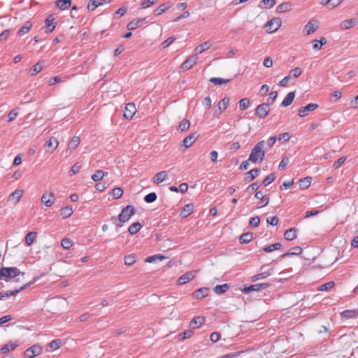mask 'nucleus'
I'll use <instances>...</instances> for the list:
<instances>
[{"instance_id":"f257e3e1","label":"nucleus","mask_w":358,"mask_h":358,"mask_svg":"<svg viewBox=\"0 0 358 358\" xmlns=\"http://www.w3.org/2000/svg\"><path fill=\"white\" fill-rule=\"evenodd\" d=\"M135 208L132 206H127L124 208L118 217L112 216L110 221L116 227L117 231L120 228L122 227L123 224L127 222L131 217L135 214Z\"/></svg>"},{"instance_id":"f03ea898","label":"nucleus","mask_w":358,"mask_h":358,"mask_svg":"<svg viewBox=\"0 0 358 358\" xmlns=\"http://www.w3.org/2000/svg\"><path fill=\"white\" fill-rule=\"evenodd\" d=\"M20 275L24 276V273L21 272L16 267H3L0 269V280H5L8 281L9 280L14 278L16 282L20 280Z\"/></svg>"},{"instance_id":"7ed1b4c3","label":"nucleus","mask_w":358,"mask_h":358,"mask_svg":"<svg viewBox=\"0 0 358 358\" xmlns=\"http://www.w3.org/2000/svg\"><path fill=\"white\" fill-rule=\"evenodd\" d=\"M266 142L261 141L252 149L251 153L249 156L248 160L253 163H257L258 161L262 162L265 156L264 146Z\"/></svg>"},{"instance_id":"20e7f679","label":"nucleus","mask_w":358,"mask_h":358,"mask_svg":"<svg viewBox=\"0 0 358 358\" xmlns=\"http://www.w3.org/2000/svg\"><path fill=\"white\" fill-rule=\"evenodd\" d=\"M282 24V21L279 17H274L267 22L265 27L266 31L268 33H273L277 31Z\"/></svg>"},{"instance_id":"39448f33","label":"nucleus","mask_w":358,"mask_h":358,"mask_svg":"<svg viewBox=\"0 0 358 358\" xmlns=\"http://www.w3.org/2000/svg\"><path fill=\"white\" fill-rule=\"evenodd\" d=\"M269 111V103H262L257 107L255 114L260 119H264L268 115Z\"/></svg>"},{"instance_id":"423d86ee","label":"nucleus","mask_w":358,"mask_h":358,"mask_svg":"<svg viewBox=\"0 0 358 358\" xmlns=\"http://www.w3.org/2000/svg\"><path fill=\"white\" fill-rule=\"evenodd\" d=\"M198 61V57L196 54L189 56L181 65L180 69L182 71H187L192 69Z\"/></svg>"},{"instance_id":"0eeeda50","label":"nucleus","mask_w":358,"mask_h":358,"mask_svg":"<svg viewBox=\"0 0 358 358\" xmlns=\"http://www.w3.org/2000/svg\"><path fill=\"white\" fill-rule=\"evenodd\" d=\"M42 352V348L40 345H34L27 349L24 352V356L25 358H32L35 356L40 355Z\"/></svg>"},{"instance_id":"6e6552de","label":"nucleus","mask_w":358,"mask_h":358,"mask_svg":"<svg viewBox=\"0 0 358 358\" xmlns=\"http://www.w3.org/2000/svg\"><path fill=\"white\" fill-rule=\"evenodd\" d=\"M31 284H32V282H28V283L24 284L23 286L20 287V288L15 289V290L0 292V300H2L6 297H10V296L17 295L18 293H20L21 291L24 290V289H26L27 287L30 286V285H31Z\"/></svg>"},{"instance_id":"1a4fd4ad","label":"nucleus","mask_w":358,"mask_h":358,"mask_svg":"<svg viewBox=\"0 0 358 358\" xmlns=\"http://www.w3.org/2000/svg\"><path fill=\"white\" fill-rule=\"evenodd\" d=\"M55 17L54 14H50L45 20V31L46 34L52 32L56 27L57 23L55 22Z\"/></svg>"},{"instance_id":"9d476101","label":"nucleus","mask_w":358,"mask_h":358,"mask_svg":"<svg viewBox=\"0 0 358 358\" xmlns=\"http://www.w3.org/2000/svg\"><path fill=\"white\" fill-rule=\"evenodd\" d=\"M318 108V105L317 103H309L305 106H301L299 109V115L301 117H303L308 115L309 112L313 111L314 110Z\"/></svg>"},{"instance_id":"9b49d317","label":"nucleus","mask_w":358,"mask_h":358,"mask_svg":"<svg viewBox=\"0 0 358 358\" xmlns=\"http://www.w3.org/2000/svg\"><path fill=\"white\" fill-rule=\"evenodd\" d=\"M196 271H192L187 272L178 279V285H182L196 277Z\"/></svg>"},{"instance_id":"f8f14e48","label":"nucleus","mask_w":358,"mask_h":358,"mask_svg":"<svg viewBox=\"0 0 358 358\" xmlns=\"http://www.w3.org/2000/svg\"><path fill=\"white\" fill-rule=\"evenodd\" d=\"M270 286L268 283H258L255 285H251L248 287H245L243 292L245 293H249L250 292L259 291L261 289H266Z\"/></svg>"},{"instance_id":"ddd939ff","label":"nucleus","mask_w":358,"mask_h":358,"mask_svg":"<svg viewBox=\"0 0 358 358\" xmlns=\"http://www.w3.org/2000/svg\"><path fill=\"white\" fill-rule=\"evenodd\" d=\"M136 112V108L133 103H129L125 106L124 117L127 120H131Z\"/></svg>"},{"instance_id":"4468645a","label":"nucleus","mask_w":358,"mask_h":358,"mask_svg":"<svg viewBox=\"0 0 358 358\" xmlns=\"http://www.w3.org/2000/svg\"><path fill=\"white\" fill-rule=\"evenodd\" d=\"M145 20L146 17L134 19L127 24V28L129 30H134L145 22Z\"/></svg>"},{"instance_id":"2eb2a0df","label":"nucleus","mask_w":358,"mask_h":358,"mask_svg":"<svg viewBox=\"0 0 358 358\" xmlns=\"http://www.w3.org/2000/svg\"><path fill=\"white\" fill-rule=\"evenodd\" d=\"M358 24V20L357 19H349L343 20L341 22L340 27L343 30L349 29Z\"/></svg>"},{"instance_id":"dca6fc26","label":"nucleus","mask_w":358,"mask_h":358,"mask_svg":"<svg viewBox=\"0 0 358 358\" xmlns=\"http://www.w3.org/2000/svg\"><path fill=\"white\" fill-rule=\"evenodd\" d=\"M23 195L22 189H16L12 192L8 196V201L13 202L14 204L17 203Z\"/></svg>"},{"instance_id":"f3484780","label":"nucleus","mask_w":358,"mask_h":358,"mask_svg":"<svg viewBox=\"0 0 358 358\" xmlns=\"http://www.w3.org/2000/svg\"><path fill=\"white\" fill-rule=\"evenodd\" d=\"M209 288L208 287H201L196 289L194 293L193 296L194 298L197 299H201L204 298L208 294Z\"/></svg>"},{"instance_id":"a211bd4d","label":"nucleus","mask_w":358,"mask_h":358,"mask_svg":"<svg viewBox=\"0 0 358 358\" xmlns=\"http://www.w3.org/2000/svg\"><path fill=\"white\" fill-rule=\"evenodd\" d=\"M318 28L317 25H315L313 23V20H310L304 27L303 28V32L305 33V35H310L313 33H314L317 29Z\"/></svg>"},{"instance_id":"6ab92c4d","label":"nucleus","mask_w":358,"mask_h":358,"mask_svg":"<svg viewBox=\"0 0 358 358\" xmlns=\"http://www.w3.org/2000/svg\"><path fill=\"white\" fill-rule=\"evenodd\" d=\"M229 101V99L226 97L224 98L223 99H222L221 101H220V102L218 103L219 111L217 110H215V115H220V114H221V113L222 111L225 110L227 108Z\"/></svg>"},{"instance_id":"aec40b11","label":"nucleus","mask_w":358,"mask_h":358,"mask_svg":"<svg viewBox=\"0 0 358 358\" xmlns=\"http://www.w3.org/2000/svg\"><path fill=\"white\" fill-rule=\"evenodd\" d=\"M266 266H262L261 267L262 272L260 273H258L257 275H255L252 277V281L255 282L261 279H264L267 278L271 275V273L269 271H264Z\"/></svg>"},{"instance_id":"412c9836","label":"nucleus","mask_w":358,"mask_h":358,"mask_svg":"<svg viewBox=\"0 0 358 358\" xmlns=\"http://www.w3.org/2000/svg\"><path fill=\"white\" fill-rule=\"evenodd\" d=\"M196 136L195 134H191L184 138V140L182 141V145L185 148H187L190 147L194 143V142L196 141Z\"/></svg>"},{"instance_id":"4be33fe9","label":"nucleus","mask_w":358,"mask_h":358,"mask_svg":"<svg viewBox=\"0 0 358 358\" xmlns=\"http://www.w3.org/2000/svg\"><path fill=\"white\" fill-rule=\"evenodd\" d=\"M43 62L42 61H39L35 65H34L29 72H30V75L31 76H36V74H38L39 72H41L43 69Z\"/></svg>"},{"instance_id":"5701e85b","label":"nucleus","mask_w":358,"mask_h":358,"mask_svg":"<svg viewBox=\"0 0 358 358\" xmlns=\"http://www.w3.org/2000/svg\"><path fill=\"white\" fill-rule=\"evenodd\" d=\"M54 196L53 193H45L41 197V202L45 204L46 206H51L53 203V201L51 200V198Z\"/></svg>"},{"instance_id":"b1692460","label":"nucleus","mask_w":358,"mask_h":358,"mask_svg":"<svg viewBox=\"0 0 358 358\" xmlns=\"http://www.w3.org/2000/svg\"><path fill=\"white\" fill-rule=\"evenodd\" d=\"M205 322V318L203 317H194L190 322V327L192 329H196L201 327Z\"/></svg>"},{"instance_id":"393cba45","label":"nucleus","mask_w":358,"mask_h":358,"mask_svg":"<svg viewBox=\"0 0 358 358\" xmlns=\"http://www.w3.org/2000/svg\"><path fill=\"white\" fill-rule=\"evenodd\" d=\"M167 172L166 171H162L158 172L153 178V182L156 184H159L165 180L167 177Z\"/></svg>"},{"instance_id":"a878e982","label":"nucleus","mask_w":358,"mask_h":358,"mask_svg":"<svg viewBox=\"0 0 358 358\" xmlns=\"http://www.w3.org/2000/svg\"><path fill=\"white\" fill-rule=\"evenodd\" d=\"M80 143V137L73 136L67 145L66 152L75 150Z\"/></svg>"},{"instance_id":"bb28decb","label":"nucleus","mask_w":358,"mask_h":358,"mask_svg":"<svg viewBox=\"0 0 358 358\" xmlns=\"http://www.w3.org/2000/svg\"><path fill=\"white\" fill-rule=\"evenodd\" d=\"M259 169H254L250 170V171L246 173V176L245 178V180L247 182H250L253 180L255 178H257L259 175Z\"/></svg>"},{"instance_id":"cd10ccee","label":"nucleus","mask_w":358,"mask_h":358,"mask_svg":"<svg viewBox=\"0 0 358 358\" xmlns=\"http://www.w3.org/2000/svg\"><path fill=\"white\" fill-rule=\"evenodd\" d=\"M55 3L60 10H64L70 8L71 1V0H57Z\"/></svg>"},{"instance_id":"c85d7f7f","label":"nucleus","mask_w":358,"mask_h":358,"mask_svg":"<svg viewBox=\"0 0 358 358\" xmlns=\"http://www.w3.org/2000/svg\"><path fill=\"white\" fill-rule=\"evenodd\" d=\"M32 27L31 23L29 21H27L24 25L18 30L17 35L22 36L29 31Z\"/></svg>"},{"instance_id":"c756f323","label":"nucleus","mask_w":358,"mask_h":358,"mask_svg":"<svg viewBox=\"0 0 358 358\" xmlns=\"http://www.w3.org/2000/svg\"><path fill=\"white\" fill-rule=\"evenodd\" d=\"M17 347V344L12 343V342H9L8 343H6L1 347V348L0 350V353L1 354H6L10 350H15Z\"/></svg>"},{"instance_id":"7c9ffc66","label":"nucleus","mask_w":358,"mask_h":358,"mask_svg":"<svg viewBox=\"0 0 358 358\" xmlns=\"http://www.w3.org/2000/svg\"><path fill=\"white\" fill-rule=\"evenodd\" d=\"M193 210H194L193 204H192V203L186 204L183 207V208L180 213V215L182 217H187L193 212Z\"/></svg>"},{"instance_id":"2f4dec72","label":"nucleus","mask_w":358,"mask_h":358,"mask_svg":"<svg viewBox=\"0 0 358 358\" xmlns=\"http://www.w3.org/2000/svg\"><path fill=\"white\" fill-rule=\"evenodd\" d=\"M296 229L291 228L285 231V238L287 241H292L296 237Z\"/></svg>"},{"instance_id":"473e14b6","label":"nucleus","mask_w":358,"mask_h":358,"mask_svg":"<svg viewBox=\"0 0 358 358\" xmlns=\"http://www.w3.org/2000/svg\"><path fill=\"white\" fill-rule=\"evenodd\" d=\"M141 228V224L138 222H136L129 226L128 231L131 235H134L137 234Z\"/></svg>"},{"instance_id":"72a5a7b5","label":"nucleus","mask_w":358,"mask_h":358,"mask_svg":"<svg viewBox=\"0 0 358 358\" xmlns=\"http://www.w3.org/2000/svg\"><path fill=\"white\" fill-rule=\"evenodd\" d=\"M295 97V93L294 92H290L287 96L282 101L281 106L283 107H287L289 106L292 102L293 101Z\"/></svg>"},{"instance_id":"f704fd0d","label":"nucleus","mask_w":358,"mask_h":358,"mask_svg":"<svg viewBox=\"0 0 358 358\" xmlns=\"http://www.w3.org/2000/svg\"><path fill=\"white\" fill-rule=\"evenodd\" d=\"M255 198L260 200L261 203L262 204V206H266V205L268 204L269 198L268 197L265 198L264 194L262 191H259V192H256Z\"/></svg>"},{"instance_id":"c9c22d12","label":"nucleus","mask_w":358,"mask_h":358,"mask_svg":"<svg viewBox=\"0 0 358 358\" xmlns=\"http://www.w3.org/2000/svg\"><path fill=\"white\" fill-rule=\"evenodd\" d=\"M210 47V44L208 41H206L200 45H199L195 49L194 52L196 55L198 54H201L206 50H208Z\"/></svg>"},{"instance_id":"e433bc0d","label":"nucleus","mask_w":358,"mask_h":358,"mask_svg":"<svg viewBox=\"0 0 358 358\" xmlns=\"http://www.w3.org/2000/svg\"><path fill=\"white\" fill-rule=\"evenodd\" d=\"M253 238V234L248 232L242 234L239 238V241L242 244L250 243Z\"/></svg>"},{"instance_id":"4c0bfd02","label":"nucleus","mask_w":358,"mask_h":358,"mask_svg":"<svg viewBox=\"0 0 358 358\" xmlns=\"http://www.w3.org/2000/svg\"><path fill=\"white\" fill-rule=\"evenodd\" d=\"M292 4L289 2H284L281 4H280L276 8V12L278 13H282L286 11H289L291 9Z\"/></svg>"},{"instance_id":"58836bf2","label":"nucleus","mask_w":358,"mask_h":358,"mask_svg":"<svg viewBox=\"0 0 358 358\" xmlns=\"http://www.w3.org/2000/svg\"><path fill=\"white\" fill-rule=\"evenodd\" d=\"M103 3H105L102 0H90L87 5V9L91 11L94 10L99 6Z\"/></svg>"},{"instance_id":"ea45409f","label":"nucleus","mask_w":358,"mask_h":358,"mask_svg":"<svg viewBox=\"0 0 358 358\" xmlns=\"http://www.w3.org/2000/svg\"><path fill=\"white\" fill-rule=\"evenodd\" d=\"M166 259V257L165 256H163L160 254H157V255H155L149 256V257H146V259H145V262H148V263H152L157 260L162 261Z\"/></svg>"},{"instance_id":"a19ab883","label":"nucleus","mask_w":358,"mask_h":358,"mask_svg":"<svg viewBox=\"0 0 358 358\" xmlns=\"http://www.w3.org/2000/svg\"><path fill=\"white\" fill-rule=\"evenodd\" d=\"M73 212L72 206H67L61 210V215L63 218H68L72 215Z\"/></svg>"},{"instance_id":"79ce46f5","label":"nucleus","mask_w":358,"mask_h":358,"mask_svg":"<svg viewBox=\"0 0 358 358\" xmlns=\"http://www.w3.org/2000/svg\"><path fill=\"white\" fill-rule=\"evenodd\" d=\"M229 285L228 284L218 285L214 287V292L217 294H221L227 292L229 289Z\"/></svg>"},{"instance_id":"37998d69","label":"nucleus","mask_w":358,"mask_h":358,"mask_svg":"<svg viewBox=\"0 0 358 358\" xmlns=\"http://www.w3.org/2000/svg\"><path fill=\"white\" fill-rule=\"evenodd\" d=\"M302 252V248L299 246H296L292 248V252H289L285 254H282L280 255V258H284L285 257L289 256V255H300Z\"/></svg>"},{"instance_id":"c03bdc74","label":"nucleus","mask_w":358,"mask_h":358,"mask_svg":"<svg viewBox=\"0 0 358 358\" xmlns=\"http://www.w3.org/2000/svg\"><path fill=\"white\" fill-rule=\"evenodd\" d=\"M59 145V142L57 138L51 137L46 143L45 146L48 148H52L54 151Z\"/></svg>"},{"instance_id":"a18cd8bd","label":"nucleus","mask_w":358,"mask_h":358,"mask_svg":"<svg viewBox=\"0 0 358 358\" xmlns=\"http://www.w3.org/2000/svg\"><path fill=\"white\" fill-rule=\"evenodd\" d=\"M169 8L170 6L169 4L163 3L160 5L159 7H157L156 9H155L153 13L155 15H159L164 13Z\"/></svg>"},{"instance_id":"49530a36","label":"nucleus","mask_w":358,"mask_h":358,"mask_svg":"<svg viewBox=\"0 0 358 358\" xmlns=\"http://www.w3.org/2000/svg\"><path fill=\"white\" fill-rule=\"evenodd\" d=\"M302 73V70L299 67L294 68V69L291 70L289 73L288 76L290 79L297 78Z\"/></svg>"},{"instance_id":"de8ad7c7","label":"nucleus","mask_w":358,"mask_h":358,"mask_svg":"<svg viewBox=\"0 0 358 358\" xmlns=\"http://www.w3.org/2000/svg\"><path fill=\"white\" fill-rule=\"evenodd\" d=\"M230 80V79H224L221 78H211L210 79V82L216 85H222V84H226Z\"/></svg>"},{"instance_id":"09e8293b","label":"nucleus","mask_w":358,"mask_h":358,"mask_svg":"<svg viewBox=\"0 0 358 358\" xmlns=\"http://www.w3.org/2000/svg\"><path fill=\"white\" fill-rule=\"evenodd\" d=\"M281 247H282V245L280 243H276L271 244L269 246L265 247L263 249V250L265 252H271L273 250L280 249Z\"/></svg>"},{"instance_id":"8fccbe9b","label":"nucleus","mask_w":358,"mask_h":358,"mask_svg":"<svg viewBox=\"0 0 358 358\" xmlns=\"http://www.w3.org/2000/svg\"><path fill=\"white\" fill-rule=\"evenodd\" d=\"M311 182V178L310 177H306L303 179H301L299 182V186L301 189H306L308 188Z\"/></svg>"},{"instance_id":"3c124183","label":"nucleus","mask_w":358,"mask_h":358,"mask_svg":"<svg viewBox=\"0 0 358 358\" xmlns=\"http://www.w3.org/2000/svg\"><path fill=\"white\" fill-rule=\"evenodd\" d=\"M190 126V122L188 120L184 119L179 124L178 129L182 131H187Z\"/></svg>"},{"instance_id":"603ef678","label":"nucleus","mask_w":358,"mask_h":358,"mask_svg":"<svg viewBox=\"0 0 358 358\" xmlns=\"http://www.w3.org/2000/svg\"><path fill=\"white\" fill-rule=\"evenodd\" d=\"M36 236V232H29L26 235L25 241L28 245H31Z\"/></svg>"},{"instance_id":"864d4df0","label":"nucleus","mask_w":358,"mask_h":358,"mask_svg":"<svg viewBox=\"0 0 358 358\" xmlns=\"http://www.w3.org/2000/svg\"><path fill=\"white\" fill-rule=\"evenodd\" d=\"M104 176H105V173L103 171L98 170L96 171L95 173H94L92 176V179L94 181L97 182V181L101 180L103 178Z\"/></svg>"},{"instance_id":"5fc2aeb1","label":"nucleus","mask_w":358,"mask_h":358,"mask_svg":"<svg viewBox=\"0 0 358 358\" xmlns=\"http://www.w3.org/2000/svg\"><path fill=\"white\" fill-rule=\"evenodd\" d=\"M136 262V256L134 255H129L124 257V264L127 266H131Z\"/></svg>"},{"instance_id":"6e6d98bb","label":"nucleus","mask_w":358,"mask_h":358,"mask_svg":"<svg viewBox=\"0 0 358 358\" xmlns=\"http://www.w3.org/2000/svg\"><path fill=\"white\" fill-rule=\"evenodd\" d=\"M61 245L65 250L69 249L73 246V241L70 238H63Z\"/></svg>"},{"instance_id":"4d7b16f0","label":"nucleus","mask_w":358,"mask_h":358,"mask_svg":"<svg viewBox=\"0 0 358 358\" xmlns=\"http://www.w3.org/2000/svg\"><path fill=\"white\" fill-rule=\"evenodd\" d=\"M250 100L248 98L241 99L239 101V108L241 110H244L248 108Z\"/></svg>"},{"instance_id":"13d9d810","label":"nucleus","mask_w":358,"mask_h":358,"mask_svg":"<svg viewBox=\"0 0 358 358\" xmlns=\"http://www.w3.org/2000/svg\"><path fill=\"white\" fill-rule=\"evenodd\" d=\"M122 193L123 190L120 187H116L111 191L110 194L114 199H119L122 196Z\"/></svg>"},{"instance_id":"bf43d9fd","label":"nucleus","mask_w":358,"mask_h":358,"mask_svg":"<svg viewBox=\"0 0 358 358\" xmlns=\"http://www.w3.org/2000/svg\"><path fill=\"white\" fill-rule=\"evenodd\" d=\"M157 198V194L155 192H151L144 197V201L146 203H152L156 201Z\"/></svg>"},{"instance_id":"052dcab7","label":"nucleus","mask_w":358,"mask_h":358,"mask_svg":"<svg viewBox=\"0 0 358 358\" xmlns=\"http://www.w3.org/2000/svg\"><path fill=\"white\" fill-rule=\"evenodd\" d=\"M334 282L333 281H329L325 284H323L322 285L320 288H319V290L320 291H327L329 289H330L331 288H332L334 286Z\"/></svg>"},{"instance_id":"680f3d73","label":"nucleus","mask_w":358,"mask_h":358,"mask_svg":"<svg viewBox=\"0 0 358 358\" xmlns=\"http://www.w3.org/2000/svg\"><path fill=\"white\" fill-rule=\"evenodd\" d=\"M260 223V218L258 216L250 218L249 225L252 227H257Z\"/></svg>"},{"instance_id":"e2e57ef3","label":"nucleus","mask_w":358,"mask_h":358,"mask_svg":"<svg viewBox=\"0 0 358 358\" xmlns=\"http://www.w3.org/2000/svg\"><path fill=\"white\" fill-rule=\"evenodd\" d=\"M261 3H264L265 5V8H271L275 6L276 3V0H262Z\"/></svg>"},{"instance_id":"0e129e2a","label":"nucleus","mask_w":358,"mask_h":358,"mask_svg":"<svg viewBox=\"0 0 358 358\" xmlns=\"http://www.w3.org/2000/svg\"><path fill=\"white\" fill-rule=\"evenodd\" d=\"M275 178V176L274 173H271L268 176H267L264 180H263V184L265 186L268 185L270 183H271Z\"/></svg>"},{"instance_id":"69168bd1","label":"nucleus","mask_w":358,"mask_h":358,"mask_svg":"<svg viewBox=\"0 0 358 358\" xmlns=\"http://www.w3.org/2000/svg\"><path fill=\"white\" fill-rule=\"evenodd\" d=\"M18 114H19V112H18V109H17V108L13 109L12 110H10L8 115V121L11 122V121L14 120L16 118V117L18 115Z\"/></svg>"},{"instance_id":"338daca9","label":"nucleus","mask_w":358,"mask_h":358,"mask_svg":"<svg viewBox=\"0 0 358 358\" xmlns=\"http://www.w3.org/2000/svg\"><path fill=\"white\" fill-rule=\"evenodd\" d=\"M61 345V340L59 339H56V340H54L52 341H51L50 343H49V347L52 350H57V348H59Z\"/></svg>"},{"instance_id":"774afa93","label":"nucleus","mask_w":358,"mask_h":358,"mask_svg":"<svg viewBox=\"0 0 358 358\" xmlns=\"http://www.w3.org/2000/svg\"><path fill=\"white\" fill-rule=\"evenodd\" d=\"M279 219L277 216H273L271 217H268L266 219V222L268 224H271L272 226H276L278 224Z\"/></svg>"}]
</instances>
